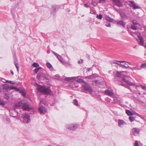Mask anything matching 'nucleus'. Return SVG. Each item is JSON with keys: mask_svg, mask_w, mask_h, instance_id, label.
<instances>
[{"mask_svg": "<svg viewBox=\"0 0 146 146\" xmlns=\"http://www.w3.org/2000/svg\"><path fill=\"white\" fill-rule=\"evenodd\" d=\"M127 73L126 71H117L116 74V75L117 77H121L123 78V81L128 85H134L135 84L134 83L131 82L129 81V78L127 76Z\"/></svg>", "mask_w": 146, "mask_h": 146, "instance_id": "obj_1", "label": "nucleus"}, {"mask_svg": "<svg viewBox=\"0 0 146 146\" xmlns=\"http://www.w3.org/2000/svg\"><path fill=\"white\" fill-rule=\"evenodd\" d=\"M37 89L40 92L44 94H50L52 93V92L49 87L45 88L44 86H40L37 88Z\"/></svg>", "mask_w": 146, "mask_h": 146, "instance_id": "obj_2", "label": "nucleus"}, {"mask_svg": "<svg viewBox=\"0 0 146 146\" xmlns=\"http://www.w3.org/2000/svg\"><path fill=\"white\" fill-rule=\"evenodd\" d=\"M79 125L77 124H70L66 125V127L70 130H74L78 128Z\"/></svg>", "mask_w": 146, "mask_h": 146, "instance_id": "obj_3", "label": "nucleus"}, {"mask_svg": "<svg viewBox=\"0 0 146 146\" xmlns=\"http://www.w3.org/2000/svg\"><path fill=\"white\" fill-rule=\"evenodd\" d=\"M84 83L85 84L82 86V88H83L84 90L86 91L90 92H92L93 90L89 84L86 82Z\"/></svg>", "mask_w": 146, "mask_h": 146, "instance_id": "obj_4", "label": "nucleus"}, {"mask_svg": "<svg viewBox=\"0 0 146 146\" xmlns=\"http://www.w3.org/2000/svg\"><path fill=\"white\" fill-rule=\"evenodd\" d=\"M23 122L24 123H28L30 121V117L27 113L23 114Z\"/></svg>", "mask_w": 146, "mask_h": 146, "instance_id": "obj_5", "label": "nucleus"}, {"mask_svg": "<svg viewBox=\"0 0 146 146\" xmlns=\"http://www.w3.org/2000/svg\"><path fill=\"white\" fill-rule=\"evenodd\" d=\"M81 76H78L77 77H66L65 78V79L66 81H73L74 80H76L77 79H78V78L81 77Z\"/></svg>", "mask_w": 146, "mask_h": 146, "instance_id": "obj_6", "label": "nucleus"}, {"mask_svg": "<svg viewBox=\"0 0 146 146\" xmlns=\"http://www.w3.org/2000/svg\"><path fill=\"white\" fill-rule=\"evenodd\" d=\"M105 94L107 95L111 96L114 95V93L112 90H109L108 89L104 91Z\"/></svg>", "mask_w": 146, "mask_h": 146, "instance_id": "obj_7", "label": "nucleus"}, {"mask_svg": "<svg viewBox=\"0 0 146 146\" xmlns=\"http://www.w3.org/2000/svg\"><path fill=\"white\" fill-rule=\"evenodd\" d=\"M139 129L137 128H134L132 129V133L135 135H138L139 133Z\"/></svg>", "mask_w": 146, "mask_h": 146, "instance_id": "obj_8", "label": "nucleus"}, {"mask_svg": "<svg viewBox=\"0 0 146 146\" xmlns=\"http://www.w3.org/2000/svg\"><path fill=\"white\" fill-rule=\"evenodd\" d=\"M26 103V101L23 100L21 101V102L17 103L15 105V107L16 108L20 107L21 106L22 107V106Z\"/></svg>", "mask_w": 146, "mask_h": 146, "instance_id": "obj_9", "label": "nucleus"}, {"mask_svg": "<svg viewBox=\"0 0 146 146\" xmlns=\"http://www.w3.org/2000/svg\"><path fill=\"white\" fill-rule=\"evenodd\" d=\"M40 114H44L46 111V109L43 106H40L38 109Z\"/></svg>", "mask_w": 146, "mask_h": 146, "instance_id": "obj_10", "label": "nucleus"}, {"mask_svg": "<svg viewBox=\"0 0 146 146\" xmlns=\"http://www.w3.org/2000/svg\"><path fill=\"white\" fill-rule=\"evenodd\" d=\"M129 2L131 4V6L134 9H139V7L137 5L136 3L133 1H130Z\"/></svg>", "mask_w": 146, "mask_h": 146, "instance_id": "obj_11", "label": "nucleus"}, {"mask_svg": "<svg viewBox=\"0 0 146 146\" xmlns=\"http://www.w3.org/2000/svg\"><path fill=\"white\" fill-rule=\"evenodd\" d=\"M27 102L26 101V103ZM25 103L22 106V107L24 110L29 111L30 110V107L29 105H26Z\"/></svg>", "mask_w": 146, "mask_h": 146, "instance_id": "obj_12", "label": "nucleus"}, {"mask_svg": "<svg viewBox=\"0 0 146 146\" xmlns=\"http://www.w3.org/2000/svg\"><path fill=\"white\" fill-rule=\"evenodd\" d=\"M138 38L140 40L139 44L140 45L143 46L144 44V41L142 37L140 36L138 37Z\"/></svg>", "mask_w": 146, "mask_h": 146, "instance_id": "obj_13", "label": "nucleus"}, {"mask_svg": "<svg viewBox=\"0 0 146 146\" xmlns=\"http://www.w3.org/2000/svg\"><path fill=\"white\" fill-rule=\"evenodd\" d=\"M1 81L2 82H3L4 83H5V82L8 83H10L12 84H15V82L13 81H9V80H6L3 78L1 79Z\"/></svg>", "mask_w": 146, "mask_h": 146, "instance_id": "obj_14", "label": "nucleus"}, {"mask_svg": "<svg viewBox=\"0 0 146 146\" xmlns=\"http://www.w3.org/2000/svg\"><path fill=\"white\" fill-rule=\"evenodd\" d=\"M117 25L120 26H122L124 27L125 25V23L123 21H118L117 23Z\"/></svg>", "mask_w": 146, "mask_h": 146, "instance_id": "obj_15", "label": "nucleus"}, {"mask_svg": "<svg viewBox=\"0 0 146 146\" xmlns=\"http://www.w3.org/2000/svg\"><path fill=\"white\" fill-rule=\"evenodd\" d=\"M57 6L56 5H52V8L50 12L51 13H54L56 11V10L57 8Z\"/></svg>", "mask_w": 146, "mask_h": 146, "instance_id": "obj_16", "label": "nucleus"}, {"mask_svg": "<svg viewBox=\"0 0 146 146\" xmlns=\"http://www.w3.org/2000/svg\"><path fill=\"white\" fill-rule=\"evenodd\" d=\"M112 1L113 2L115 3L118 7H120L121 6V3L119 0H112Z\"/></svg>", "mask_w": 146, "mask_h": 146, "instance_id": "obj_17", "label": "nucleus"}, {"mask_svg": "<svg viewBox=\"0 0 146 146\" xmlns=\"http://www.w3.org/2000/svg\"><path fill=\"white\" fill-rule=\"evenodd\" d=\"M125 62H126L125 61H114V62H113V63L117 64L118 65H120V64H121V63H125ZM127 63H128V64H130V63H129L128 62H127Z\"/></svg>", "mask_w": 146, "mask_h": 146, "instance_id": "obj_18", "label": "nucleus"}, {"mask_svg": "<svg viewBox=\"0 0 146 146\" xmlns=\"http://www.w3.org/2000/svg\"><path fill=\"white\" fill-rule=\"evenodd\" d=\"M3 90H7L9 88V86L8 84H3Z\"/></svg>", "mask_w": 146, "mask_h": 146, "instance_id": "obj_19", "label": "nucleus"}, {"mask_svg": "<svg viewBox=\"0 0 146 146\" xmlns=\"http://www.w3.org/2000/svg\"><path fill=\"white\" fill-rule=\"evenodd\" d=\"M121 17L125 20H127L128 19L127 16L123 13H120Z\"/></svg>", "mask_w": 146, "mask_h": 146, "instance_id": "obj_20", "label": "nucleus"}, {"mask_svg": "<svg viewBox=\"0 0 146 146\" xmlns=\"http://www.w3.org/2000/svg\"><path fill=\"white\" fill-rule=\"evenodd\" d=\"M124 121L122 120L119 119L118 121V125L119 127H120L121 125L123 124Z\"/></svg>", "mask_w": 146, "mask_h": 146, "instance_id": "obj_21", "label": "nucleus"}, {"mask_svg": "<svg viewBox=\"0 0 146 146\" xmlns=\"http://www.w3.org/2000/svg\"><path fill=\"white\" fill-rule=\"evenodd\" d=\"M126 112L128 116H132L133 115V114L131 112L128 110H126Z\"/></svg>", "mask_w": 146, "mask_h": 146, "instance_id": "obj_22", "label": "nucleus"}, {"mask_svg": "<svg viewBox=\"0 0 146 146\" xmlns=\"http://www.w3.org/2000/svg\"><path fill=\"white\" fill-rule=\"evenodd\" d=\"M15 90L16 91H19V90L18 88H17V87L13 86H11L10 87V90Z\"/></svg>", "mask_w": 146, "mask_h": 146, "instance_id": "obj_23", "label": "nucleus"}, {"mask_svg": "<svg viewBox=\"0 0 146 146\" xmlns=\"http://www.w3.org/2000/svg\"><path fill=\"white\" fill-rule=\"evenodd\" d=\"M106 19L107 20L110 22H112L113 21V19L108 16L106 17Z\"/></svg>", "mask_w": 146, "mask_h": 146, "instance_id": "obj_24", "label": "nucleus"}, {"mask_svg": "<svg viewBox=\"0 0 146 146\" xmlns=\"http://www.w3.org/2000/svg\"><path fill=\"white\" fill-rule=\"evenodd\" d=\"M73 103L75 106H78L79 105L78 103V101L76 99H74L73 101Z\"/></svg>", "mask_w": 146, "mask_h": 146, "instance_id": "obj_25", "label": "nucleus"}, {"mask_svg": "<svg viewBox=\"0 0 146 146\" xmlns=\"http://www.w3.org/2000/svg\"><path fill=\"white\" fill-rule=\"evenodd\" d=\"M76 81L78 83H85V82L81 78H79L76 80Z\"/></svg>", "mask_w": 146, "mask_h": 146, "instance_id": "obj_26", "label": "nucleus"}, {"mask_svg": "<svg viewBox=\"0 0 146 146\" xmlns=\"http://www.w3.org/2000/svg\"><path fill=\"white\" fill-rule=\"evenodd\" d=\"M120 65L123 67H124L127 68H128L129 67L128 65L126 64H121Z\"/></svg>", "mask_w": 146, "mask_h": 146, "instance_id": "obj_27", "label": "nucleus"}, {"mask_svg": "<svg viewBox=\"0 0 146 146\" xmlns=\"http://www.w3.org/2000/svg\"><path fill=\"white\" fill-rule=\"evenodd\" d=\"M32 66L35 67H38L39 66V64L36 62H34L32 64Z\"/></svg>", "mask_w": 146, "mask_h": 146, "instance_id": "obj_28", "label": "nucleus"}, {"mask_svg": "<svg viewBox=\"0 0 146 146\" xmlns=\"http://www.w3.org/2000/svg\"><path fill=\"white\" fill-rule=\"evenodd\" d=\"M58 60L61 62H62L63 59L61 56L59 55L57 57Z\"/></svg>", "mask_w": 146, "mask_h": 146, "instance_id": "obj_29", "label": "nucleus"}, {"mask_svg": "<svg viewBox=\"0 0 146 146\" xmlns=\"http://www.w3.org/2000/svg\"><path fill=\"white\" fill-rule=\"evenodd\" d=\"M146 68V63L143 64L140 67L141 69Z\"/></svg>", "mask_w": 146, "mask_h": 146, "instance_id": "obj_30", "label": "nucleus"}, {"mask_svg": "<svg viewBox=\"0 0 146 146\" xmlns=\"http://www.w3.org/2000/svg\"><path fill=\"white\" fill-rule=\"evenodd\" d=\"M41 67H39L38 68H35L34 70L35 73L36 74L39 71V70L41 69Z\"/></svg>", "mask_w": 146, "mask_h": 146, "instance_id": "obj_31", "label": "nucleus"}, {"mask_svg": "<svg viewBox=\"0 0 146 146\" xmlns=\"http://www.w3.org/2000/svg\"><path fill=\"white\" fill-rule=\"evenodd\" d=\"M46 65L49 68H51L52 67V65L49 62H47L46 63Z\"/></svg>", "mask_w": 146, "mask_h": 146, "instance_id": "obj_32", "label": "nucleus"}, {"mask_svg": "<svg viewBox=\"0 0 146 146\" xmlns=\"http://www.w3.org/2000/svg\"><path fill=\"white\" fill-rule=\"evenodd\" d=\"M132 22L133 24H134L135 25H139V24L137 23V21L136 20H133Z\"/></svg>", "mask_w": 146, "mask_h": 146, "instance_id": "obj_33", "label": "nucleus"}, {"mask_svg": "<svg viewBox=\"0 0 146 146\" xmlns=\"http://www.w3.org/2000/svg\"><path fill=\"white\" fill-rule=\"evenodd\" d=\"M5 104V103L0 99V106H4Z\"/></svg>", "mask_w": 146, "mask_h": 146, "instance_id": "obj_34", "label": "nucleus"}, {"mask_svg": "<svg viewBox=\"0 0 146 146\" xmlns=\"http://www.w3.org/2000/svg\"><path fill=\"white\" fill-rule=\"evenodd\" d=\"M97 18L98 19H101L102 18V16L101 14H99V15H97Z\"/></svg>", "mask_w": 146, "mask_h": 146, "instance_id": "obj_35", "label": "nucleus"}, {"mask_svg": "<svg viewBox=\"0 0 146 146\" xmlns=\"http://www.w3.org/2000/svg\"><path fill=\"white\" fill-rule=\"evenodd\" d=\"M15 65L16 67L17 71L18 72L19 71V64L17 63H15Z\"/></svg>", "mask_w": 146, "mask_h": 146, "instance_id": "obj_36", "label": "nucleus"}, {"mask_svg": "<svg viewBox=\"0 0 146 146\" xmlns=\"http://www.w3.org/2000/svg\"><path fill=\"white\" fill-rule=\"evenodd\" d=\"M139 141H135V143L134 145V146H139V145L138 144L139 143Z\"/></svg>", "mask_w": 146, "mask_h": 146, "instance_id": "obj_37", "label": "nucleus"}, {"mask_svg": "<svg viewBox=\"0 0 146 146\" xmlns=\"http://www.w3.org/2000/svg\"><path fill=\"white\" fill-rule=\"evenodd\" d=\"M131 28L134 30H135L137 29L136 27L134 25H131Z\"/></svg>", "mask_w": 146, "mask_h": 146, "instance_id": "obj_38", "label": "nucleus"}, {"mask_svg": "<svg viewBox=\"0 0 146 146\" xmlns=\"http://www.w3.org/2000/svg\"><path fill=\"white\" fill-rule=\"evenodd\" d=\"M134 119V117H133L131 116L129 117V119L131 122H132L133 120Z\"/></svg>", "mask_w": 146, "mask_h": 146, "instance_id": "obj_39", "label": "nucleus"}, {"mask_svg": "<svg viewBox=\"0 0 146 146\" xmlns=\"http://www.w3.org/2000/svg\"><path fill=\"white\" fill-rule=\"evenodd\" d=\"M21 93L22 94V95L24 96L25 97L26 95L25 93L23 91H22L21 92Z\"/></svg>", "mask_w": 146, "mask_h": 146, "instance_id": "obj_40", "label": "nucleus"}, {"mask_svg": "<svg viewBox=\"0 0 146 146\" xmlns=\"http://www.w3.org/2000/svg\"><path fill=\"white\" fill-rule=\"evenodd\" d=\"M83 60L82 59H80V60H79L78 61V63L79 64H82V63L83 62Z\"/></svg>", "mask_w": 146, "mask_h": 146, "instance_id": "obj_41", "label": "nucleus"}, {"mask_svg": "<svg viewBox=\"0 0 146 146\" xmlns=\"http://www.w3.org/2000/svg\"><path fill=\"white\" fill-rule=\"evenodd\" d=\"M122 85L123 86H124L126 88H128V89H129V88H130L128 86L126 85L123 84V83H122Z\"/></svg>", "mask_w": 146, "mask_h": 146, "instance_id": "obj_42", "label": "nucleus"}, {"mask_svg": "<svg viewBox=\"0 0 146 146\" xmlns=\"http://www.w3.org/2000/svg\"><path fill=\"white\" fill-rule=\"evenodd\" d=\"M99 80H95L94 81V82L96 84H99Z\"/></svg>", "mask_w": 146, "mask_h": 146, "instance_id": "obj_43", "label": "nucleus"}, {"mask_svg": "<svg viewBox=\"0 0 146 146\" xmlns=\"http://www.w3.org/2000/svg\"><path fill=\"white\" fill-rule=\"evenodd\" d=\"M5 99H6L7 100H8L9 99V96L6 95L5 96Z\"/></svg>", "mask_w": 146, "mask_h": 146, "instance_id": "obj_44", "label": "nucleus"}, {"mask_svg": "<svg viewBox=\"0 0 146 146\" xmlns=\"http://www.w3.org/2000/svg\"><path fill=\"white\" fill-rule=\"evenodd\" d=\"M131 68L132 70H140L141 69L138 68L137 67H134L133 68Z\"/></svg>", "mask_w": 146, "mask_h": 146, "instance_id": "obj_45", "label": "nucleus"}, {"mask_svg": "<svg viewBox=\"0 0 146 146\" xmlns=\"http://www.w3.org/2000/svg\"><path fill=\"white\" fill-rule=\"evenodd\" d=\"M106 25L107 27H111V25L110 23L106 24Z\"/></svg>", "mask_w": 146, "mask_h": 146, "instance_id": "obj_46", "label": "nucleus"}, {"mask_svg": "<svg viewBox=\"0 0 146 146\" xmlns=\"http://www.w3.org/2000/svg\"><path fill=\"white\" fill-rule=\"evenodd\" d=\"M53 53H54V54L57 57L59 55L57 54V53L53 52Z\"/></svg>", "mask_w": 146, "mask_h": 146, "instance_id": "obj_47", "label": "nucleus"}, {"mask_svg": "<svg viewBox=\"0 0 146 146\" xmlns=\"http://www.w3.org/2000/svg\"><path fill=\"white\" fill-rule=\"evenodd\" d=\"M140 86L141 87L142 89H145L146 88V86H142L141 85Z\"/></svg>", "mask_w": 146, "mask_h": 146, "instance_id": "obj_48", "label": "nucleus"}, {"mask_svg": "<svg viewBox=\"0 0 146 146\" xmlns=\"http://www.w3.org/2000/svg\"><path fill=\"white\" fill-rule=\"evenodd\" d=\"M84 6L88 8L89 7V5H88L87 4H84Z\"/></svg>", "mask_w": 146, "mask_h": 146, "instance_id": "obj_49", "label": "nucleus"}, {"mask_svg": "<svg viewBox=\"0 0 146 146\" xmlns=\"http://www.w3.org/2000/svg\"><path fill=\"white\" fill-rule=\"evenodd\" d=\"M116 98H114L113 100H114V102L115 103H116L117 102V101H116Z\"/></svg>", "mask_w": 146, "mask_h": 146, "instance_id": "obj_50", "label": "nucleus"}, {"mask_svg": "<svg viewBox=\"0 0 146 146\" xmlns=\"http://www.w3.org/2000/svg\"><path fill=\"white\" fill-rule=\"evenodd\" d=\"M130 34L132 36H134V35H133V33L132 32H131L130 33Z\"/></svg>", "mask_w": 146, "mask_h": 146, "instance_id": "obj_51", "label": "nucleus"}, {"mask_svg": "<svg viewBox=\"0 0 146 146\" xmlns=\"http://www.w3.org/2000/svg\"><path fill=\"white\" fill-rule=\"evenodd\" d=\"M11 74L12 75H13L14 73H13V71H11Z\"/></svg>", "mask_w": 146, "mask_h": 146, "instance_id": "obj_52", "label": "nucleus"}, {"mask_svg": "<svg viewBox=\"0 0 146 146\" xmlns=\"http://www.w3.org/2000/svg\"><path fill=\"white\" fill-rule=\"evenodd\" d=\"M105 0H100V2H103L105 1Z\"/></svg>", "mask_w": 146, "mask_h": 146, "instance_id": "obj_53", "label": "nucleus"}, {"mask_svg": "<svg viewBox=\"0 0 146 146\" xmlns=\"http://www.w3.org/2000/svg\"><path fill=\"white\" fill-rule=\"evenodd\" d=\"M56 77H59V76L58 75H56L55 76Z\"/></svg>", "mask_w": 146, "mask_h": 146, "instance_id": "obj_54", "label": "nucleus"}, {"mask_svg": "<svg viewBox=\"0 0 146 146\" xmlns=\"http://www.w3.org/2000/svg\"><path fill=\"white\" fill-rule=\"evenodd\" d=\"M2 91V89L1 88H0V92H1Z\"/></svg>", "mask_w": 146, "mask_h": 146, "instance_id": "obj_55", "label": "nucleus"}, {"mask_svg": "<svg viewBox=\"0 0 146 146\" xmlns=\"http://www.w3.org/2000/svg\"><path fill=\"white\" fill-rule=\"evenodd\" d=\"M137 115L138 116H140V115L139 114H137Z\"/></svg>", "mask_w": 146, "mask_h": 146, "instance_id": "obj_56", "label": "nucleus"}, {"mask_svg": "<svg viewBox=\"0 0 146 146\" xmlns=\"http://www.w3.org/2000/svg\"><path fill=\"white\" fill-rule=\"evenodd\" d=\"M136 47V45H135V46L133 47V48H135Z\"/></svg>", "mask_w": 146, "mask_h": 146, "instance_id": "obj_57", "label": "nucleus"}, {"mask_svg": "<svg viewBox=\"0 0 146 146\" xmlns=\"http://www.w3.org/2000/svg\"><path fill=\"white\" fill-rule=\"evenodd\" d=\"M145 46L146 48V46Z\"/></svg>", "mask_w": 146, "mask_h": 146, "instance_id": "obj_58", "label": "nucleus"}, {"mask_svg": "<svg viewBox=\"0 0 146 146\" xmlns=\"http://www.w3.org/2000/svg\"><path fill=\"white\" fill-rule=\"evenodd\" d=\"M140 94V93H139V94Z\"/></svg>", "mask_w": 146, "mask_h": 146, "instance_id": "obj_59", "label": "nucleus"}, {"mask_svg": "<svg viewBox=\"0 0 146 146\" xmlns=\"http://www.w3.org/2000/svg\"><path fill=\"white\" fill-rule=\"evenodd\" d=\"M145 90H146V88H145Z\"/></svg>", "mask_w": 146, "mask_h": 146, "instance_id": "obj_60", "label": "nucleus"}]
</instances>
